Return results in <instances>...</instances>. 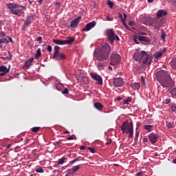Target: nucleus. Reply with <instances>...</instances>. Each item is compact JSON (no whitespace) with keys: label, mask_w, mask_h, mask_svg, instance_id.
<instances>
[{"label":"nucleus","mask_w":176,"mask_h":176,"mask_svg":"<svg viewBox=\"0 0 176 176\" xmlns=\"http://www.w3.org/2000/svg\"><path fill=\"white\" fill-rule=\"evenodd\" d=\"M88 150L89 151V152H91V153H96V150L94 148L89 147Z\"/></svg>","instance_id":"42"},{"label":"nucleus","mask_w":176,"mask_h":176,"mask_svg":"<svg viewBox=\"0 0 176 176\" xmlns=\"http://www.w3.org/2000/svg\"><path fill=\"white\" fill-rule=\"evenodd\" d=\"M121 130L123 134H129L133 130V122L128 123L127 122H124L121 126Z\"/></svg>","instance_id":"6"},{"label":"nucleus","mask_w":176,"mask_h":176,"mask_svg":"<svg viewBox=\"0 0 176 176\" xmlns=\"http://www.w3.org/2000/svg\"><path fill=\"white\" fill-rule=\"evenodd\" d=\"M111 61L113 63H118L119 61H120V55L116 54V53H112L111 54Z\"/></svg>","instance_id":"14"},{"label":"nucleus","mask_w":176,"mask_h":176,"mask_svg":"<svg viewBox=\"0 0 176 176\" xmlns=\"http://www.w3.org/2000/svg\"><path fill=\"white\" fill-rule=\"evenodd\" d=\"M141 81L142 82L143 85H145V78H144V76L141 77Z\"/></svg>","instance_id":"48"},{"label":"nucleus","mask_w":176,"mask_h":176,"mask_svg":"<svg viewBox=\"0 0 176 176\" xmlns=\"http://www.w3.org/2000/svg\"><path fill=\"white\" fill-rule=\"evenodd\" d=\"M170 65L173 69H176V58H174L171 60Z\"/></svg>","instance_id":"25"},{"label":"nucleus","mask_w":176,"mask_h":176,"mask_svg":"<svg viewBox=\"0 0 176 176\" xmlns=\"http://www.w3.org/2000/svg\"><path fill=\"white\" fill-rule=\"evenodd\" d=\"M0 43H9L8 38H1L0 39Z\"/></svg>","instance_id":"34"},{"label":"nucleus","mask_w":176,"mask_h":176,"mask_svg":"<svg viewBox=\"0 0 176 176\" xmlns=\"http://www.w3.org/2000/svg\"><path fill=\"white\" fill-rule=\"evenodd\" d=\"M105 34L107 36H109V41L111 43H113L114 41H120L119 36L115 34L113 29H108L106 30Z\"/></svg>","instance_id":"5"},{"label":"nucleus","mask_w":176,"mask_h":176,"mask_svg":"<svg viewBox=\"0 0 176 176\" xmlns=\"http://www.w3.org/2000/svg\"><path fill=\"white\" fill-rule=\"evenodd\" d=\"M113 86L115 87H122L123 85H124V81H123V78H115L113 80Z\"/></svg>","instance_id":"9"},{"label":"nucleus","mask_w":176,"mask_h":176,"mask_svg":"<svg viewBox=\"0 0 176 176\" xmlns=\"http://www.w3.org/2000/svg\"><path fill=\"white\" fill-rule=\"evenodd\" d=\"M40 129H41V127H33L32 129V131H33V133H38V131H39Z\"/></svg>","instance_id":"35"},{"label":"nucleus","mask_w":176,"mask_h":176,"mask_svg":"<svg viewBox=\"0 0 176 176\" xmlns=\"http://www.w3.org/2000/svg\"><path fill=\"white\" fill-rule=\"evenodd\" d=\"M105 65H107V63H98V69H102V68L104 67Z\"/></svg>","instance_id":"31"},{"label":"nucleus","mask_w":176,"mask_h":176,"mask_svg":"<svg viewBox=\"0 0 176 176\" xmlns=\"http://www.w3.org/2000/svg\"><path fill=\"white\" fill-rule=\"evenodd\" d=\"M159 138V135L156 133H151L148 136V140L151 142V144H156L157 139Z\"/></svg>","instance_id":"11"},{"label":"nucleus","mask_w":176,"mask_h":176,"mask_svg":"<svg viewBox=\"0 0 176 176\" xmlns=\"http://www.w3.org/2000/svg\"><path fill=\"white\" fill-rule=\"evenodd\" d=\"M152 127H153V126H152V125H144V129L145 130H148V131H151V130L152 129Z\"/></svg>","instance_id":"32"},{"label":"nucleus","mask_w":176,"mask_h":176,"mask_svg":"<svg viewBox=\"0 0 176 176\" xmlns=\"http://www.w3.org/2000/svg\"><path fill=\"white\" fill-rule=\"evenodd\" d=\"M1 34L2 35V36H5V32H1Z\"/></svg>","instance_id":"61"},{"label":"nucleus","mask_w":176,"mask_h":176,"mask_svg":"<svg viewBox=\"0 0 176 176\" xmlns=\"http://www.w3.org/2000/svg\"><path fill=\"white\" fill-rule=\"evenodd\" d=\"M85 148H86V146H82L80 147V151H83Z\"/></svg>","instance_id":"53"},{"label":"nucleus","mask_w":176,"mask_h":176,"mask_svg":"<svg viewBox=\"0 0 176 176\" xmlns=\"http://www.w3.org/2000/svg\"><path fill=\"white\" fill-rule=\"evenodd\" d=\"M37 41H38V42H42V38L41 36L38 37Z\"/></svg>","instance_id":"51"},{"label":"nucleus","mask_w":176,"mask_h":176,"mask_svg":"<svg viewBox=\"0 0 176 176\" xmlns=\"http://www.w3.org/2000/svg\"><path fill=\"white\" fill-rule=\"evenodd\" d=\"M58 50H60V47L55 46L54 47V53L52 58H54L55 60H58V61H61L62 60H65L67 58V56L64 53L59 52Z\"/></svg>","instance_id":"4"},{"label":"nucleus","mask_w":176,"mask_h":176,"mask_svg":"<svg viewBox=\"0 0 176 176\" xmlns=\"http://www.w3.org/2000/svg\"><path fill=\"white\" fill-rule=\"evenodd\" d=\"M110 54L111 45L107 43H104L99 48L95 50L94 56L98 61H105L109 57Z\"/></svg>","instance_id":"1"},{"label":"nucleus","mask_w":176,"mask_h":176,"mask_svg":"<svg viewBox=\"0 0 176 176\" xmlns=\"http://www.w3.org/2000/svg\"><path fill=\"white\" fill-rule=\"evenodd\" d=\"M62 94H68V89L65 88L63 91Z\"/></svg>","instance_id":"45"},{"label":"nucleus","mask_w":176,"mask_h":176,"mask_svg":"<svg viewBox=\"0 0 176 176\" xmlns=\"http://www.w3.org/2000/svg\"><path fill=\"white\" fill-rule=\"evenodd\" d=\"M67 140H68V141H71V140H74V137L70 136V137L67 138Z\"/></svg>","instance_id":"50"},{"label":"nucleus","mask_w":176,"mask_h":176,"mask_svg":"<svg viewBox=\"0 0 176 176\" xmlns=\"http://www.w3.org/2000/svg\"><path fill=\"white\" fill-rule=\"evenodd\" d=\"M47 50H48L50 52H52V46L48 45L47 47Z\"/></svg>","instance_id":"47"},{"label":"nucleus","mask_w":176,"mask_h":176,"mask_svg":"<svg viewBox=\"0 0 176 176\" xmlns=\"http://www.w3.org/2000/svg\"><path fill=\"white\" fill-rule=\"evenodd\" d=\"M170 102H171V100H170V99H165L164 100V104H170Z\"/></svg>","instance_id":"43"},{"label":"nucleus","mask_w":176,"mask_h":176,"mask_svg":"<svg viewBox=\"0 0 176 176\" xmlns=\"http://www.w3.org/2000/svg\"><path fill=\"white\" fill-rule=\"evenodd\" d=\"M129 138H133V130L132 129V131H130L129 132Z\"/></svg>","instance_id":"44"},{"label":"nucleus","mask_w":176,"mask_h":176,"mask_svg":"<svg viewBox=\"0 0 176 176\" xmlns=\"http://www.w3.org/2000/svg\"><path fill=\"white\" fill-rule=\"evenodd\" d=\"M0 76H5L8 72H9V69L5 66H0Z\"/></svg>","instance_id":"15"},{"label":"nucleus","mask_w":176,"mask_h":176,"mask_svg":"<svg viewBox=\"0 0 176 176\" xmlns=\"http://www.w3.org/2000/svg\"><path fill=\"white\" fill-rule=\"evenodd\" d=\"M107 20L108 21H112V20H113V19L109 18V16H107Z\"/></svg>","instance_id":"49"},{"label":"nucleus","mask_w":176,"mask_h":176,"mask_svg":"<svg viewBox=\"0 0 176 176\" xmlns=\"http://www.w3.org/2000/svg\"><path fill=\"white\" fill-rule=\"evenodd\" d=\"M53 42L56 43V45H65L64 40L54 39Z\"/></svg>","instance_id":"24"},{"label":"nucleus","mask_w":176,"mask_h":176,"mask_svg":"<svg viewBox=\"0 0 176 176\" xmlns=\"http://www.w3.org/2000/svg\"><path fill=\"white\" fill-rule=\"evenodd\" d=\"M119 17L120 19H121L122 23L124 25V27H125L126 30H130V28H129V26L127 25V23H126V19H127V15H126V14L124 13V18H123V16H122V14L119 13Z\"/></svg>","instance_id":"13"},{"label":"nucleus","mask_w":176,"mask_h":176,"mask_svg":"<svg viewBox=\"0 0 176 176\" xmlns=\"http://www.w3.org/2000/svg\"><path fill=\"white\" fill-rule=\"evenodd\" d=\"M163 56V52H157L155 54V58H159L160 57H162Z\"/></svg>","instance_id":"27"},{"label":"nucleus","mask_w":176,"mask_h":176,"mask_svg":"<svg viewBox=\"0 0 176 176\" xmlns=\"http://www.w3.org/2000/svg\"><path fill=\"white\" fill-rule=\"evenodd\" d=\"M57 144H58V145H61V142H60V141L58 142H57Z\"/></svg>","instance_id":"63"},{"label":"nucleus","mask_w":176,"mask_h":176,"mask_svg":"<svg viewBox=\"0 0 176 176\" xmlns=\"http://www.w3.org/2000/svg\"><path fill=\"white\" fill-rule=\"evenodd\" d=\"M80 20V17H78V18H76L74 20H73L72 22H71V24H70V27L72 28H75L76 27L78 26V24H79V21Z\"/></svg>","instance_id":"17"},{"label":"nucleus","mask_w":176,"mask_h":176,"mask_svg":"<svg viewBox=\"0 0 176 176\" xmlns=\"http://www.w3.org/2000/svg\"><path fill=\"white\" fill-rule=\"evenodd\" d=\"M8 9H10L11 10H14L13 9H16L17 4L14 3H8L6 4Z\"/></svg>","instance_id":"23"},{"label":"nucleus","mask_w":176,"mask_h":176,"mask_svg":"<svg viewBox=\"0 0 176 176\" xmlns=\"http://www.w3.org/2000/svg\"><path fill=\"white\" fill-rule=\"evenodd\" d=\"M170 94L172 96H176V88H173V89H171Z\"/></svg>","instance_id":"37"},{"label":"nucleus","mask_w":176,"mask_h":176,"mask_svg":"<svg viewBox=\"0 0 176 176\" xmlns=\"http://www.w3.org/2000/svg\"><path fill=\"white\" fill-rule=\"evenodd\" d=\"M75 42V38L74 37H67V40H64L65 45H72Z\"/></svg>","instance_id":"19"},{"label":"nucleus","mask_w":176,"mask_h":176,"mask_svg":"<svg viewBox=\"0 0 176 176\" xmlns=\"http://www.w3.org/2000/svg\"><path fill=\"white\" fill-rule=\"evenodd\" d=\"M162 39H163V41H164L165 38H166V34L164 32L162 33V36H161Z\"/></svg>","instance_id":"46"},{"label":"nucleus","mask_w":176,"mask_h":176,"mask_svg":"<svg viewBox=\"0 0 176 176\" xmlns=\"http://www.w3.org/2000/svg\"><path fill=\"white\" fill-rule=\"evenodd\" d=\"M130 86L133 89V90H138L141 87V85L139 84V82H132L130 84Z\"/></svg>","instance_id":"21"},{"label":"nucleus","mask_w":176,"mask_h":176,"mask_svg":"<svg viewBox=\"0 0 176 176\" xmlns=\"http://www.w3.org/2000/svg\"><path fill=\"white\" fill-rule=\"evenodd\" d=\"M117 101H122V98H120V96H118L117 98Z\"/></svg>","instance_id":"57"},{"label":"nucleus","mask_w":176,"mask_h":176,"mask_svg":"<svg viewBox=\"0 0 176 176\" xmlns=\"http://www.w3.org/2000/svg\"><path fill=\"white\" fill-rule=\"evenodd\" d=\"M94 108H96V109H98V111H102V109L104 108V106L102 105V104H101V102H95L94 104Z\"/></svg>","instance_id":"20"},{"label":"nucleus","mask_w":176,"mask_h":176,"mask_svg":"<svg viewBox=\"0 0 176 176\" xmlns=\"http://www.w3.org/2000/svg\"><path fill=\"white\" fill-rule=\"evenodd\" d=\"M143 141L144 142H148V138H143Z\"/></svg>","instance_id":"54"},{"label":"nucleus","mask_w":176,"mask_h":176,"mask_svg":"<svg viewBox=\"0 0 176 176\" xmlns=\"http://www.w3.org/2000/svg\"><path fill=\"white\" fill-rule=\"evenodd\" d=\"M136 126H137L136 130H138V127H140V122H137Z\"/></svg>","instance_id":"56"},{"label":"nucleus","mask_w":176,"mask_h":176,"mask_svg":"<svg viewBox=\"0 0 176 176\" xmlns=\"http://www.w3.org/2000/svg\"><path fill=\"white\" fill-rule=\"evenodd\" d=\"M79 157H78V158H76V159H75V160H72V161H70L69 162V164H74V163H76V162H79Z\"/></svg>","instance_id":"39"},{"label":"nucleus","mask_w":176,"mask_h":176,"mask_svg":"<svg viewBox=\"0 0 176 176\" xmlns=\"http://www.w3.org/2000/svg\"><path fill=\"white\" fill-rule=\"evenodd\" d=\"M143 21L146 25L153 27L155 30H160V27H162V21L159 20L157 17L146 16L143 19Z\"/></svg>","instance_id":"2"},{"label":"nucleus","mask_w":176,"mask_h":176,"mask_svg":"<svg viewBox=\"0 0 176 176\" xmlns=\"http://www.w3.org/2000/svg\"><path fill=\"white\" fill-rule=\"evenodd\" d=\"M138 135H140V133L138 131H136V133H135L136 138H138Z\"/></svg>","instance_id":"55"},{"label":"nucleus","mask_w":176,"mask_h":176,"mask_svg":"<svg viewBox=\"0 0 176 176\" xmlns=\"http://www.w3.org/2000/svg\"><path fill=\"white\" fill-rule=\"evenodd\" d=\"M32 63H34V58H30L29 60L25 62L24 68L28 69L32 65Z\"/></svg>","instance_id":"16"},{"label":"nucleus","mask_w":176,"mask_h":176,"mask_svg":"<svg viewBox=\"0 0 176 176\" xmlns=\"http://www.w3.org/2000/svg\"><path fill=\"white\" fill-rule=\"evenodd\" d=\"M164 16H167V12H166L163 10H160L157 12V19H160V17H163Z\"/></svg>","instance_id":"18"},{"label":"nucleus","mask_w":176,"mask_h":176,"mask_svg":"<svg viewBox=\"0 0 176 176\" xmlns=\"http://www.w3.org/2000/svg\"><path fill=\"white\" fill-rule=\"evenodd\" d=\"M10 13L15 14V16H21L23 14V10H10Z\"/></svg>","instance_id":"22"},{"label":"nucleus","mask_w":176,"mask_h":176,"mask_svg":"<svg viewBox=\"0 0 176 176\" xmlns=\"http://www.w3.org/2000/svg\"><path fill=\"white\" fill-rule=\"evenodd\" d=\"M96 21H92L89 23H87L84 29H82V31H90L91 28H94V27H96Z\"/></svg>","instance_id":"12"},{"label":"nucleus","mask_w":176,"mask_h":176,"mask_svg":"<svg viewBox=\"0 0 176 176\" xmlns=\"http://www.w3.org/2000/svg\"><path fill=\"white\" fill-rule=\"evenodd\" d=\"M173 163H174L175 164H176V159H175V160H173Z\"/></svg>","instance_id":"64"},{"label":"nucleus","mask_w":176,"mask_h":176,"mask_svg":"<svg viewBox=\"0 0 176 176\" xmlns=\"http://www.w3.org/2000/svg\"><path fill=\"white\" fill-rule=\"evenodd\" d=\"M90 76L94 80L98 82V85L102 86V77H101V76L98 75L97 73H90Z\"/></svg>","instance_id":"8"},{"label":"nucleus","mask_w":176,"mask_h":176,"mask_svg":"<svg viewBox=\"0 0 176 176\" xmlns=\"http://www.w3.org/2000/svg\"><path fill=\"white\" fill-rule=\"evenodd\" d=\"M111 142H112V140L110 139L109 141L108 142H107V145H109V144H111Z\"/></svg>","instance_id":"58"},{"label":"nucleus","mask_w":176,"mask_h":176,"mask_svg":"<svg viewBox=\"0 0 176 176\" xmlns=\"http://www.w3.org/2000/svg\"><path fill=\"white\" fill-rule=\"evenodd\" d=\"M167 76H168V73L164 70H161L157 72V80L160 82L161 86L168 89V87H170V85L167 82H163L164 80H166Z\"/></svg>","instance_id":"3"},{"label":"nucleus","mask_w":176,"mask_h":176,"mask_svg":"<svg viewBox=\"0 0 176 176\" xmlns=\"http://www.w3.org/2000/svg\"><path fill=\"white\" fill-rule=\"evenodd\" d=\"M129 102H131V98H128L124 101V104H129Z\"/></svg>","instance_id":"41"},{"label":"nucleus","mask_w":176,"mask_h":176,"mask_svg":"<svg viewBox=\"0 0 176 176\" xmlns=\"http://www.w3.org/2000/svg\"><path fill=\"white\" fill-rule=\"evenodd\" d=\"M138 39H139V41H141V42H146V37L145 36H138Z\"/></svg>","instance_id":"33"},{"label":"nucleus","mask_w":176,"mask_h":176,"mask_svg":"<svg viewBox=\"0 0 176 176\" xmlns=\"http://www.w3.org/2000/svg\"><path fill=\"white\" fill-rule=\"evenodd\" d=\"M41 49H38L35 55L36 58H39L41 57Z\"/></svg>","instance_id":"30"},{"label":"nucleus","mask_w":176,"mask_h":176,"mask_svg":"<svg viewBox=\"0 0 176 176\" xmlns=\"http://www.w3.org/2000/svg\"><path fill=\"white\" fill-rule=\"evenodd\" d=\"M8 39H9L10 42H11L12 43H13V39H12V38L8 37Z\"/></svg>","instance_id":"59"},{"label":"nucleus","mask_w":176,"mask_h":176,"mask_svg":"<svg viewBox=\"0 0 176 176\" xmlns=\"http://www.w3.org/2000/svg\"><path fill=\"white\" fill-rule=\"evenodd\" d=\"M142 172H139L138 173L136 174V176H142Z\"/></svg>","instance_id":"52"},{"label":"nucleus","mask_w":176,"mask_h":176,"mask_svg":"<svg viewBox=\"0 0 176 176\" xmlns=\"http://www.w3.org/2000/svg\"><path fill=\"white\" fill-rule=\"evenodd\" d=\"M129 25H134V22L130 21L129 22Z\"/></svg>","instance_id":"60"},{"label":"nucleus","mask_w":176,"mask_h":176,"mask_svg":"<svg viewBox=\"0 0 176 176\" xmlns=\"http://www.w3.org/2000/svg\"><path fill=\"white\" fill-rule=\"evenodd\" d=\"M167 129H173L174 128V122H170L168 124H166Z\"/></svg>","instance_id":"28"},{"label":"nucleus","mask_w":176,"mask_h":176,"mask_svg":"<svg viewBox=\"0 0 176 176\" xmlns=\"http://www.w3.org/2000/svg\"><path fill=\"white\" fill-rule=\"evenodd\" d=\"M36 173H44L43 168H42V167H39L36 170Z\"/></svg>","instance_id":"38"},{"label":"nucleus","mask_w":176,"mask_h":176,"mask_svg":"<svg viewBox=\"0 0 176 176\" xmlns=\"http://www.w3.org/2000/svg\"><path fill=\"white\" fill-rule=\"evenodd\" d=\"M43 1V0H38V2L39 3H42Z\"/></svg>","instance_id":"62"},{"label":"nucleus","mask_w":176,"mask_h":176,"mask_svg":"<svg viewBox=\"0 0 176 176\" xmlns=\"http://www.w3.org/2000/svg\"><path fill=\"white\" fill-rule=\"evenodd\" d=\"M107 5H109V8H111V9H112V8H113V3L112 1H111V0L107 1Z\"/></svg>","instance_id":"36"},{"label":"nucleus","mask_w":176,"mask_h":176,"mask_svg":"<svg viewBox=\"0 0 176 176\" xmlns=\"http://www.w3.org/2000/svg\"><path fill=\"white\" fill-rule=\"evenodd\" d=\"M31 19H32V16H28L25 22V25H28L30 23H31Z\"/></svg>","instance_id":"29"},{"label":"nucleus","mask_w":176,"mask_h":176,"mask_svg":"<svg viewBox=\"0 0 176 176\" xmlns=\"http://www.w3.org/2000/svg\"><path fill=\"white\" fill-rule=\"evenodd\" d=\"M79 168H80V166L79 165L73 166L72 168L67 170V173H66V176H69L72 174H75V173H76V171H78Z\"/></svg>","instance_id":"10"},{"label":"nucleus","mask_w":176,"mask_h":176,"mask_svg":"<svg viewBox=\"0 0 176 176\" xmlns=\"http://www.w3.org/2000/svg\"><path fill=\"white\" fill-rule=\"evenodd\" d=\"M140 57L143 58V64L146 65H151V62L152 61V57L151 55L147 54L145 51H142Z\"/></svg>","instance_id":"7"},{"label":"nucleus","mask_w":176,"mask_h":176,"mask_svg":"<svg viewBox=\"0 0 176 176\" xmlns=\"http://www.w3.org/2000/svg\"><path fill=\"white\" fill-rule=\"evenodd\" d=\"M170 109H171L172 112H175L176 111V105L175 104H173L170 107Z\"/></svg>","instance_id":"40"},{"label":"nucleus","mask_w":176,"mask_h":176,"mask_svg":"<svg viewBox=\"0 0 176 176\" xmlns=\"http://www.w3.org/2000/svg\"><path fill=\"white\" fill-rule=\"evenodd\" d=\"M67 160V158L65 157H62L60 158L58 162V164H64V163H65V161Z\"/></svg>","instance_id":"26"}]
</instances>
